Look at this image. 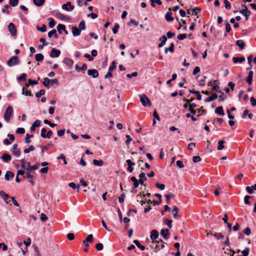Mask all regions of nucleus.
<instances>
[{"label": "nucleus", "instance_id": "obj_1", "mask_svg": "<svg viewBox=\"0 0 256 256\" xmlns=\"http://www.w3.org/2000/svg\"><path fill=\"white\" fill-rule=\"evenodd\" d=\"M196 106V104L194 103L190 104H189V110L190 112V114L192 115L196 114V112L200 113V111L202 110V114H198V116H200L202 115L205 114L206 112V110L203 109V107H201L200 108H197L194 110V108Z\"/></svg>", "mask_w": 256, "mask_h": 256}, {"label": "nucleus", "instance_id": "obj_2", "mask_svg": "<svg viewBox=\"0 0 256 256\" xmlns=\"http://www.w3.org/2000/svg\"><path fill=\"white\" fill-rule=\"evenodd\" d=\"M14 111L12 106H9L7 107L4 114V119L6 122H9L10 119L12 116Z\"/></svg>", "mask_w": 256, "mask_h": 256}, {"label": "nucleus", "instance_id": "obj_3", "mask_svg": "<svg viewBox=\"0 0 256 256\" xmlns=\"http://www.w3.org/2000/svg\"><path fill=\"white\" fill-rule=\"evenodd\" d=\"M20 63L18 57L16 56H14L10 58L6 62L8 66L10 67L17 65Z\"/></svg>", "mask_w": 256, "mask_h": 256}, {"label": "nucleus", "instance_id": "obj_4", "mask_svg": "<svg viewBox=\"0 0 256 256\" xmlns=\"http://www.w3.org/2000/svg\"><path fill=\"white\" fill-rule=\"evenodd\" d=\"M140 100L144 106H150L152 104L151 102L148 98L144 94L140 95Z\"/></svg>", "mask_w": 256, "mask_h": 256}, {"label": "nucleus", "instance_id": "obj_5", "mask_svg": "<svg viewBox=\"0 0 256 256\" xmlns=\"http://www.w3.org/2000/svg\"><path fill=\"white\" fill-rule=\"evenodd\" d=\"M153 242L156 244L155 247L154 248V251L155 252H158L160 250L164 248L165 242L162 239L154 242Z\"/></svg>", "mask_w": 256, "mask_h": 256}, {"label": "nucleus", "instance_id": "obj_6", "mask_svg": "<svg viewBox=\"0 0 256 256\" xmlns=\"http://www.w3.org/2000/svg\"><path fill=\"white\" fill-rule=\"evenodd\" d=\"M242 6L244 9L240 10V13L244 15L245 16L246 20H247L248 19V17L250 16L251 12L248 10V7L246 5L242 4Z\"/></svg>", "mask_w": 256, "mask_h": 256}, {"label": "nucleus", "instance_id": "obj_7", "mask_svg": "<svg viewBox=\"0 0 256 256\" xmlns=\"http://www.w3.org/2000/svg\"><path fill=\"white\" fill-rule=\"evenodd\" d=\"M8 28L12 36H14L16 35L17 30L15 25L12 22L9 24Z\"/></svg>", "mask_w": 256, "mask_h": 256}, {"label": "nucleus", "instance_id": "obj_8", "mask_svg": "<svg viewBox=\"0 0 256 256\" xmlns=\"http://www.w3.org/2000/svg\"><path fill=\"white\" fill-rule=\"evenodd\" d=\"M60 50L55 48H52L50 54V57L52 58H58L60 54Z\"/></svg>", "mask_w": 256, "mask_h": 256}, {"label": "nucleus", "instance_id": "obj_9", "mask_svg": "<svg viewBox=\"0 0 256 256\" xmlns=\"http://www.w3.org/2000/svg\"><path fill=\"white\" fill-rule=\"evenodd\" d=\"M62 8L67 11H72L74 8V6L72 5L70 2H68L62 6Z\"/></svg>", "mask_w": 256, "mask_h": 256}, {"label": "nucleus", "instance_id": "obj_10", "mask_svg": "<svg viewBox=\"0 0 256 256\" xmlns=\"http://www.w3.org/2000/svg\"><path fill=\"white\" fill-rule=\"evenodd\" d=\"M24 178L28 180L32 185H34V184L33 181V179L34 178V177L30 174V172H26V174L24 176Z\"/></svg>", "mask_w": 256, "mask_h": 256}, {"label": "nucleus", "instance_id": "obj_11", "mask_svg": "<svg viewBox=\"0 0 256 256\" xmlns=\"http://www.w3.org/2000/svg\"><path fill=\"white\" fill-rule=\"evenodd\" d=\"M12 154H14L16 157H19L20 155V150L18 148V144H14L12 146Z\"/></svg>", "mask_w": 256, "mask_h": 256}, {"label": "nucleus", "instance_id": "obj_12", "mask_svg": "<svg viewBox=\"0 0 256 256\" xmlns=\"http://www.w3.org/2000/svg\"><path fill=\"white\" fill-rule=\"evenodd\" d=\"M202 9L200 8H195L192 9H188L186 10L188 14L192 15H197L198 12H200Z\"/></svg>", "mask_w": 256, "mask_h": 256}, {"label": "nucleus", "instance_id": "obj_13", "mask_svg": "<svg viewBox=\"0 0 256 256\" xmlns=\"http://www.w3.org/2000/svg\"><path fill=\"white\" fill-rule=\"evenodd\" d=\"M26 164L27 168H26V170L27 172H31L32 170H37L39 167L38 164H36L32 166L30 165V163L29 162H26Z\"/></svg>", "mask_w": 256, "mask_h": 256}, {"label": "nucleus", "instance_id": "obj_14", "mask_svg": "<svg viewBox=\"0 0 256 256\" xmlns=\"http://www.w3.org/2000/svg\"><path fill=\"white\" fill-rule=\"evenodd\" d=\"M88 74L93 78H96L98 76V70L95 69H90L88 70Z\"/></svg>", "mask_w": 256, "mask_h": 256}, {"label": "nucleus", "instance_id": "obj_15", "mask_svg": "<svg viewBox=\"0 0 256 256\" xmlns=\"http://www.w3.org/2000/svg\"><path fill=\"white\" fill-rule=\"evenodd\" d=\"M63 62L65 64L70 68L72 67L74 64V60L70 58H65L63 60Z\"/></svg>", "mask_w": 256, "mask_h": 256}, {"label": "nucleus", "instance_id": "obj_16", "mask_svg": "<svg viewBox=\"0 0 256 256\" xmlns=\"http://www.w3.org/2000/svg\"><path fill=\"white\" fill-rule=\"evenodd\" d=\"M72 32L74 36H79L81 34V30L76 26L72 28Z\"/></svg>", "mask_w": 256, "mask_h": 256}, {"label": "nucleus", "instance_id": "obj_17", "mask_svg": "<svg viewBox=\"0 0 256 256\" xmlns=\"http://www.w3.org/2000/svg\"><path fill=\"white\" fill-rule=\"evenodd\" d=\"M40 120H36L35 122L32 124V126L30 128V131L31 132H34L36 130V127H38L40 125Z\"/></svg>", "mask_w": 256, "mask_h": 256}, {"label": "nucleus", "instance_id": "obj_18", "mask_svg": "<svg viewBox=\"0 0 256 256\" xmlns=\"http://www.w3.org/2000/svg\"><path fill=\"white\" fill-rule=\"evenodd\" d=\"M28 84H26L25 86L22 88V94L26 96H32V93L30 91L28 90Z\"/></svg>", "mask_w": 256, "mask_h": 256}, {"label": "nucleus", "instance_id": "obj_19", "mask_svg": "<svg viewBox=\"0 0 256 256\" xmlns=\"http://www.w3.org/2000/svg\"><path fill=\"white\" fill-rule=\"evenodd\" d=\"M172 12H171V9L169 8V11L167 12L165 15V18L168 22H172L173 21L174 18L172 16Z\"/></svg>", "mask_w": 256, "mask_h": 256}, {"label": "nucleus", "instance_id": "obj_20", "mask_svg": "<svg viewBox=\"0 0 256 256\" xmlns=\"http://www.w3.org/2000/svg\"><path fill=\"white\" fill-rule=\"evenodd\" d=\"M1 158L4 162H8L12 160V156L10 154L7 153H4L2 156Z\"/></svg>", "mask_w": 256, "mask_h": 256}, {"label": "nucleus", "instance_id": "obj_21", "mask_svg": "<svg viewBox=\"0 0 256 256\" xmlns=\"http://www.w3.org/2000/svg\"><path fill=\"white\" fill-rule=\"evenodd\" d=\"M169 230L168 228L162 229L160 232V236H162L164 239L167 240L168 238Z\"/></svg>", "mask_w": 256, "mask_h": 256}, {"label": "nucleus", "instance_id": "obj_22", "mask_svg": "<svg viewBox=\"0 0 256 256\" xmlns=\"http://www.w3.org/2000/svg\"><path fill=\"white\" fill-rule=\"evenodd\" d=\"M0 196L7 204L8 203L7 200L10 198H12L8 194H6L2 190L0 191Z\"/></svg>", "mask_w": 256, "mask_h": 256}, {"label": "nucleus", "instance_id": "obj_23", "mask_svg": "<svg viewBox=\"0 0 256 256\" xmlns=\"http://www.w3.org/2000/svg\"><path fill=\"white\" fill-rule=\"evenodd\" d=\"M139 178H140V180H138V181L140 182V184L144 185V181H146L147 180L146 177V176L144 172L140 173L139 174Z\"/></svg>", "mask_w": 256, "mask_h": 256}, {"label": "nucleus", "instance_id": "obj_24", "mask_svg": "<svg viewBox=\"0 0 256 256\" xmlns=\"http://www.w3.org/2000/svg\"><path fill=\"white\" fill-rule=\"evenodd\" d=\"M178 208L176 206H174L172 210V214H173V216L175 219H180V215L178 214Z\"/></svg>", "mask_w": 256, "mask_h": 256}, {"label": "nucleus", "instance_id": "obj_25", "mask_svg": "<svg viewBox=\"0 0 256 256\" xmlns=\"http://www.w3.org/2000/svg\"><path fill=\"white\" fill-rule=\"evenodd\" d=\"M158 236V232L155 230H154L150 232V239L152 240H154L156 239Z\"/></svg>", "mask_w": 256, "mask_h": 256}, {"label": "nucleus", "instance_id": "obj_26", "mask_svg": "<svg viewBox=\"0 0 256 256\" xmlns=\"http://www.w3.org/2000/svg\"><path fill=\"white\" fill-rule=\"evenodd\" d=\"M130 180L133 182L134 188H136L140 184V182L135 176H132Z\"/></svg>", "mask_w": 256, "mask_h": 256}, {"label": "nucleus", "instance_id": "obj_27", "mask_svg": "<svg viewBox=\"0 0 256 256\" xmlns=\"http://www.w3.org/2000/svg\"><path fill=\"white\" fill-rule=\"evenodd\" d=\"M232 61L235 64H236L238 62L242 63L245 61V58L244 56L234 57L232 58Z\"/></svg>", "mask_w": 256, "mask_h": 256}, {"label": "nucleus", "instance_id": "obj_28", "mask_svg": "<svg viewBox=\"0 0 256 256\" xmlns=\"http://www.w3.org/2000/svg\"><path fill=\"white\" fill-rule=\"evenodd\" d=\"M87 65L86 64H84L82 67H79L78 64L75 65V70L77 72H80V70H85L87 69Z\"/></svg>", "mask_w": 256, "mask_h": 256}, {"label": "nucleus", "instance_id": "obj_29", "mask_svg": "<svg viewBox=\"0 0 256 256\" xmlns=\"http://www.w3.org/2000/svg\"><path fill=\"white\" fill-rule=\"evenodd\" d=\"M154 196L158 198L159 199H158V201L154 200L153 202H153V204L154 206H158L160 204H161V202H162V195L160 194L156 193V194H155Z\"/></svg>", "mask_w": 256, "mask_h": 256}, {"label": "nucleus", "instance_id": "obj_30", "mask_svg": "<svg viewBox=\"0 0 256 256\" xmlns=\"http://www.w3.org/2000/svg\"><path fill=\"white\" fill-rule=\"evenodd\" d=\"M14 174L13 172L10 171H7L4 176V178L6 180H9L10 178L14 177Z\"/></svg>", "mask_w": 256, "mask_h": 256}, {"label": "nucleus", "instance_id": "obj_31", "mask_svg": "<svg viewBox=\"0 0 256 256\" xmlns=\"http://www.w3.org/2000/svg\"><path fill=\"white\" fill-rule=\"evenodd\" d=\"M56 17L61 20H69L68 16L58 12L56 14Z\"/></svg>", "mask_w": 256, "mask_h": 256}, {"label": "nucleus", "instance_id": "obj_32", "mask_svg": "<svg viewBox=\"0 0 256 256\" xmlns=\"http://www.w3.org/2000/svg\"><path fill=\"white\" fill-rule=\"evenodd\" d=\"M217 98H218L217 94H216V93H214L211 96H210V97L206 98L204 100V102H212L214 100Z\"/></svg>", "mask_w": 256, "mask_h": 256}, {"label": "nucleus", "instance_id": "obj_33", "mask_svg": "<svg viewBox=\"0 0 256 256\" xmlns=\"http://www.w3.org/2000/svg\"><path fill=\"white\" fill-rule=\"evenodd\" d=\"M215 112L220 116H224V113L222 106L217 107L215 110Z\"/></svg>", "mask_w": 256, "mask_h": 256}, {"label": "nucleus", "instance_id": "obj_34", "mask_svg": "<svg viewBox=\"0 0 256 256\" xmlns=\"http://www.w3.org/2000/svg\"><path fill=\"white\" fill-rule=\"evenodd\" d=\"M236 44L238 46L240 50H242L244 48L245 44L242 40H239L236 42Z\"/></svg>", "mask_w": 256, "mask_h": 256}, {"label": "nucleus", "instance_id": "obj_35", "mask_svg": "<svg viewBox=\"0 0 256 256\" xmlns=\"http://www.w3.org/2000/svg\"><path fill=\"white\" fill-rule=\"evenodd\" d=\"M174 43H171L170 44V46L169 48H166L164 49V52L165 54H167L168 51L170 52H174Z\"/></svg>", "mask_w": 256, "mask_h": 256}, {"label": "nucleus", "instance_id": "obj_36", "mask_svg": "<svg viewBox=\"0 0 256 256\" xmlns=\"http://www.w3.org/2000/svg\"><path fill=\"white\" fill-rule=\"evenodd\" d=\"M33 2L36 6H40L44 4L45 0H33Z\"/></svg>", "mask_w": 256, "mask_h": 256}, {"label": "nucleus", "instance_id": "obj_37", "mask_svg": "<svg viewBox=\"0 0 256 256\" xmlns=\"http://www.w3.org/2000/svg\"><path fill=\"white\" fill-rule=\"evenodd\" d=\"M35 58L37 62H40L43 60L44 56L42 54H37L35 55Z\"/></svg>", "mask_w": 256, "mask_h": 256}, {"label": "nucleus", "instance_id": "obj_38", "mask_svg": "<svg viewBox=\"0 0 256 256\" xmlns=\"http://www.w3.org/2000/svg\"><path fill=\"white\" fill-rule=\"evenodd\" d=\"M50 79L48 78H45L44 80V82H42L43 85L46 88L48 89H49L50 86V83L49 82Z\"/></svg>", "mask_w": 256, "mask_h": 256}, {"label": "nucleus", "instance_id": "obj_39", "mask_svg": "<svg viewBox=\"0 0 256 256\" xmlns=\"http://www.w3.org/2000/svg\"><path fill=\"white\" fill-rule=\"evenodd\" d=\"M48 20H49V22H48L49 28H53L56 24V22H54V19L52 18H48Z\"/></svg>", "mask_w": 256, "mask_h": 256}, {"label": "nucleus", "instance_id": "obj_40", "mask_svg": "<svg viewBox=\"0 0 256 256\" xmlns=\"http://www.w3.org/2000/svg\"><path fill=\"white\" fill-rule=\"evenodd\" d=\"M27 75L26 74L24 73L22 74L20 76L17 78V80L18 82H20L22 80H26V79Z\"/></svg>", "mask_w": 256, "mask_h": 256}, {"label": "nucleus", "instance_id": "obj_41", "mask_svg": "<svg viewBox=\"0 0 256 256\" xmlns=\"http://www.w3.org/2000/svg\"><path fill=\"white\" fill-rule=\"evenodd\" d=\"M66 28V26L64 25V24H58V26H57V30H58V33L60 34H62V30H64V29Z\"/></svg>", "mask_w": 256, "mask_h": 256}, {"label": "nucleus", "instance_id": "obj_42", "mask_svg": "<svg viewBox=\"0 0 256 256\" xmlns=\"http://www.w3.org/2000/svg\"><path fill=\"white\" fill-rule=\"evenodd\" d=\"M133 242L141 250H144L145 249V246H144L142 245L138 242V240H134Z\"/></svg>", "mask_w": 256, "mask_h": 256}, {"label": "nucleus", "instance_id": "obj_43", "mask_svg": "<svg viewBox=\"0 0 256 256\" xmlns=\"http://www.w3.org/2000/svg\"><path fill=\"white\" fill-rule=\"evenodd\" d=\"M225 142L224 140H220L218 142V150H222L224 148V144Z\"/></svg>", "mask_w": 256, "mask_h": 256}, {"label": "nucleus", "instance_id": "obj_44", "mask_svg": "<svg viewBox=\"0 0 256 256\" xmlns=\"http://www.w3.org/2000/svg\"><path fill=\"white\" fill-rule=\"evenodd\" d=\"M93 164L96 166H102L103 165L104 162L102 160H94L92 161Z\"/></svg>", "mask_w": 256, "mask_h": 256}, {"label": "nucleus", "instance_id": "obj_45", "mask_svg": "<svg viewBox=\"0 0 256 256\" xmlns=\"http://www.w3.org/2000/svg\"><path fill=\"white\" fill-rule=\"evenodd\" d=\"M34 137V135L32 134H27L25 138V142L26 144H30L31 142V140H30V138H32Z\"/></svg>", "mask_w": 256, "mask_h": 256}, {"label": "nucleus", "instance_id": "obj_46", "mask_svg": "<svg viewBox=\"0 0 256 256\" xmlns=\"http://www.w3.org/2000/svg\"><path fill=\"white\" fill-rule=\"evenodd\" d=\"M19 0H10L9 4L12 6L14 7L18 6Z\"/></svg>", "mask_w": 256, "mask_h": 256}, {"label": "nucleus", "instance_id": "obj_47", "mask_svg": "<svg viewBox=\"0 0 256 256\" xmlns=\"http://www.w3.org/2000/svg\"><path fill=\"white\" fill-rule=\"evenodd\" d=\"M86 28L85 22L84 20L81 21L79 24L78 28L81 30H86Z\"/></svg>", "mask_w": 256, "mask_h": 256}, {"label": "nucleus", "instance_id": "obj_48", "mask_svg": "<svg viewBox=\"0 0 256 256\" xmlns=\"http://www.w3.org/2000/svg\"><path fill=\"white\" fill-rule=\"evenodd\" d=\"M220 93L221 94V95L219 96H218V102H220L224 101L227 98L226 96L222 92Z\"/></svg>", "mask_w": 256, "mask_h": 256}, {"label": "nucleus", "instance_id": "obj_49", "mask_svg": "<svg viewBox=\"0 0 256 256\" xmlns=\"http://www.w3.org/2000/svg\"><path fill=\"white\" fill-rule=\"evenodd\" d=\"M46 91L44 90H40L38 92H36V98H40L42 96L45 94Z\"/></svg>", "mask_w": 256, "mask_h": 256}, {"label": "nucleus", "instance_id": "obj_50", "mask_svg": "<svg viewBox=\"0 0 256 256\" xmlns=\"http://www.w3.org/2000/svg\"><path fill=\"white\" fill-rule=\"evenodd\" d=\"M37 30L38 31H40L41 32H46V26L45 24H42V27L37 26L36 28Z\"/></svg>", "mask_w": 256, "mask_h": 256}, {"label": "nucleus", "instance_id": "obj_51", "mask_svg": "<svg viewBox=\"0 0 256 256\" xmlns=\"http://www.w3.org/2000/svg\"><path fill=\"white\" fill-rule=\"evenodd\" d=\"M173 197H174V195L172 193L166 195V200L168 204H170V198Z\"/></svg>", "mask_w": 256, "mask_h": 256}, {"label": "nucleus", "instance_id": "obj_52", "mask_svg": "<svg viewBox=\"0 0 256 256\" xmlns=\"http://www.w3.org/2000/svg\"><path fill=\"white\" fill-rule=\"evenodd\" d=\"M9 6L8 4H6L4 6V8L2 9V13H6L7 14H10V11L8 10V8H9Z\"/></svg>", "mask_w": 256, "mask_h": 256}, {"label": "nucleus", "instance_id": "obj_53", "mask_svg": "<svg viewBox=\"0 0 256 256\" xmlns=\"http://www.w3.org/2000/svg\"><path fill=\"white\" fill-rule=\"evenodd\" d=\"M57 159H58V160L62 159V160H64V164H67V162L66 160V156L64 154H60V156L57 158Z\"/></svg>", "mask_w": 256, "mask_h": 256}, {"label": "nucleus", "instance_id": "obj_54", "mask_svg": "<svg viewBox=\"0 0 256 256\" xmlns=\"http://www.w3.org/2000/svg\"><path fill=\"white\" fill-rule=\"evenodd\" d=\"M224 2L225 4V8L226 10H230L231 8V4L228 0H224Z\"/></svg>", "mask_w": 256, "mask_h": 256}, {"label": "nucleus", "instance_id": "obj_55", "mask_svg": "<svg viewBox=\"0 0 256 256\" xmlns=\"http://www.w3.org/2000/svg\"><path fill=\"white\" fill-rule=\"evenodd\" d=\"M156 186L157 188H160V190H164L165 188V185L163 184L157 182L156 184Z\"/></svg>", "mask_w": 256, "mask_h": 256}, {"label": "nucleus", "instance_id": "obj_56", "mask_svg": "<svg viewBox=\"0 0 256 256\" xmlns=\"http://www.w3.org/2000/svg\"><path fill=\"white\" fill-rule=\"evenodd\" d=\"M120 28V25L116 23L114 26L112 28V32L114 34H116L118 32V30Z\"/></svg>", "mask_w": 256, "mask_h": 256}, {"label": "nucleus", "instance_id": "obj_57", "mask_svg": "<svg viewBox=\"0 0 256 256\" xmlns=\"http://www.w3.org/2000/svg\"><path fill=\"white\" fill-rule=\"evenodd\" d=\"M212 90L216 91L219 93L222 92V90H220V86L218 84H216L213 86Z\"/></svg>", "mask_w": 256, "mask_h": 256}, {"label": "nucleus", "instance_id": "obj_58", "mask_svg": "<svg viewBox=\"0 0 256 256\" xmlns=\"http://www.w3.org/2000/svg\"><path fill=\"white\" fill-rule=\"evenodd\" d=\"M138 74V72H134L132 74H126V77L129 78H132V77L136 76Z\"/></svg>", "mask_w": 256, "mask_h": 256}, {"label": "nucleus", "instance_id": "obj_59", "mask_svg": "<svg viewBox=\"0 0 256 256\" xmlns=\"http://www.w3.org/2000/svg\"><path fill=\"white\" fill-rule=\"evenodd\" d=\"M187 36L186 34H179L177 36V38L178 40H182L186 38Z\"/></svg>", "mask_w": 256, "mask_h": 256}, {"label": "nucleus", "instance_id": "obj_60", "mask_svg": "<svg viewBox=\"0 0 256 256\" xmlns=\"http://www.w3.org/2000/svg\"><path fill=\"white\" fill-rule=\"evenodd\" d=\"M116 62L115 61L112 62V65L110 66L108 70L112 72L116 68Z\"/></svg>", "mask_w": 256, "mask_h": 256}, {"label": "nucleus", "instance_id": "obj_61", "mask_svg": "<svg viewBox=\"0 0 256 256\" xmlns=\"http://www.w3.org/2000/svg\"><path fill=\"white\" fill-rule=\"evenodd\" d=\"M92 239H93V236L92 234H90L88 236L86 237V240H84V241H86V242H92Z\"/></svg>", "mask_w": 256, "mask_h": 256}, {"label": "nucleus", "instance_id": "obj_62", "mask_svg": "<svg viewBox=\"0 0 256 256\" xmlns=\"http://www.w3.org/2000/svg\"><path fill=\"white\" fill-rule=\"evenodd\" d=\"M251 198L250 196H246L244 197V202L246 204H250L249 199Z\"/></svg>", "mask_w": 256, "mask_h": 256}, {"label": "nucleus", "instance_id": "obj_63", "mask_svg": "<svg viewBox=\"0 0 256 256\" xmlns=\"http://www.w3.org/2000/svg\"><path fill=\"white\" fill-rule=\"evenodd\" d=\"M95 247L98 250H101L104 248L103 244L102 243H98L96 244Z\"/></svg>", "mask_w": 256, "mask_h": 256}, {"label": "nucleus", "instance_id": "obj_64", "mask_svg": "<svg viewBox=\"0 0 256 256\" xmlns=\"http://www.w3.org/2000/svg\"><path fill=\"white\" fill-rule=\"evenodd\" d=\"M201 160V158L200 156H194L192 157V161L196 163Z\"/></svg>", "mask_w": 256, "mask_h": 256}]
</instances>
